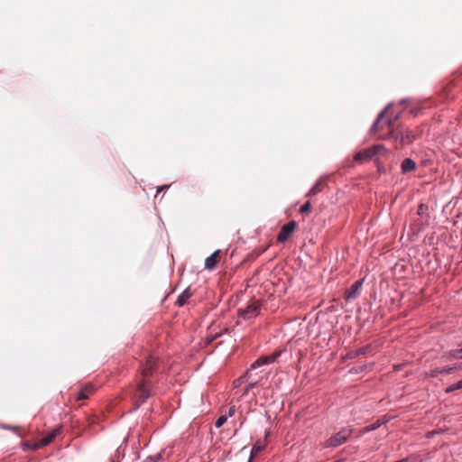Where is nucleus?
I'll return each mask as SVG.
<instances>
[{"label":"nucleus","mask_w":462,"mask_h":462,"mask_svg":"<svg viewBox=\"0 0 462 462\" xmlns=\"http://www.w3.org/2000/svg\"><path fill=\"white\" fill-rule=\"evenodd\" d=\"M3 428L7 429V430H16L15 427H12V426H8V425H4Z\"/></svg>","instance_id":"obj_33"},{"label":"nucleus","mask_w":462,"mask_h":462,"mask_svg":"<svg viewBox=\"0 0 462 462\" xmlns=\"http://www.w3.org/2000/svg\"><path fill=\"white\" fill-rule=\"evenodd\" d=\"M158 358L156 356L149 355L145 359V363L142 364V376L143 378L138 383L134 392V410L138 409L151 396L152 383L148 377L155 370Z\"/></svg>","instance_id":"obj_1"},{"label":"nucleus","mask_w":462,"mask_h":462,"mask_svg":"<svg viewBox=\"0 0 462 462\" xmlns=\"http://www.w3.org/2000/svg\"><path fill=\"white\" fill-rule=\"evenodd\" d=\"M383 423V421H382L381 420H377L374 422L364 427L361 431L363 434L368 433V432L375 430L376 429L381 427Z\"/></svg>","instance_id":"obj_17"},{"label":"nucleus","mask_w":462,"mask_h":462,"mask_svg":"<svg viewBox=\"0 0 462 462\" xmlns=\"http://www.w3.org/2000/svg\"><path fill=\"white\" fill-rule=\"evenodd\" d=\"M162 457L161 454H157L155 456H150L148 457L144 462H158L159 459Z\"/></svg>","instance_id":"obj_24"},{"label":"nucleus","mask_w":462,"mask_h":462,"mask_svg":"<svg viewBox=\"0 0 462 462\" xmlns=\"http://www.w3.org/2000/svg\"><path fill=\"white\" fill-rule=\"evenodd\" d=\"M407 102V99L406 98H403L401 100V104H405Z\"/></svg>","instance_id":"obj_34"},{"label":"nucleus","mask_w":462,"mask_h":462,"mask_svg":"<svg viewBox=\"0 0 462 462\" xmlns=\"http://www.w3.org/2000/svg\"><path fill=\"white\" fill-rule=\"evenodd\" d=\"M60 432V427H57L51 432L49 433V436H52V439H54Z\"/></svg>","instance_id":"obj_26"},{"label":"nucleus","mask_w":462,"mask_h":462,"mask_svg":"<svg viewBox=\"0 0 462 462\" xmlns=\"http://www.w3.org/2000/svg\"><path fill=\"white\" fill-rule=\"evenodd\" d=\"M354 430L351 427H344L338 432L328 438L324 444L325 448H336L345 442L351 437Z\"/></svg>","instance_id":"obj_2"},{"label":"nucleus","mask_w":462,"mask_h":462,"mask_svg":"<svg viewBox=\"0 0 462 462\" xmlns=\"http://www.w3.org/2000/svg\"><path fill=\"white\" fill-rule=\"evenodd\" d=\"M217 337H219V335H216L215 337H213L212 338H210L209 342L213 341L215 338H217Z\"/></svg>","instance_id":"obj_35"},{"label":"nucleus","mask_w":462,"mask_h":462,"mask_svg":"<svg viewBox=\"0 0 462 462\" xmlns=\"http://www.w3.org/2000/svg\"><path fill=\"white\" fill-rule=\"evenodd\" d=\"M365 365H360V366H358V367H355L354 369H355V372H356V373H359V372L364 371V369H365Z\"/></svg>","instance_id":"obj_30"},{"label":"nucleus","mask_w":462,"mask_h":462,"mask_svg":"<svg viewBox=\"0 0 462 462\" xmlns=\"http://www.w3.org/2000/svg\"><path fill=\"white\" fill-rule=\"evenodd\" d=\"M363 285V280L356 281L351 287L346 291L345 297L346 300H353L356 299L360 291V289Z\"/></svg>","instance_id":"obj_9"},{"label":"nucleus","mask_w":462,"mask_h":462,"mask_svg":"<svg viewBox=\"0 0 462 462\" xmlns=\"http://www.w3.org/2000/svg\"><path fill=\"white\" fill-rule=\"evenodd\" d=\"M460 389H462V379L459 380L458 382H457L455 383H452L449 386H448L445 389V393H450L452 392H455V391H457V390H460Z\"/></svg>","instance_id":"obj_19"},{"label":"nucleus","mask_w":462,"mask_h":462,"mask_svg":"<svg viewBox=\"0 0 462 462\" xmlns=\"http://www.w3.org/2000/svg\"><path fill=\"white\" fill-rule=\"evenodd\" d=\"M386 152V148L383 144H375L367 149L357 152L354 155V159L356 162L370 161L377 155H381Z\"/></svg>","instance_id":"obj_3"},{"label":"nucleus","mask_w":462,"mask_h":462,"mask_svg":"<svg viewBox=\"0 0 462 462\" xmlns=\"http://www.w3.org/2000/svg\"><path fill=\"white\" fill-rule=\"evenodd\" d=\"M378 171H379L380 172H381V171H383V167H381V166L379 165V166H378Z\"/></svg>","instance_id":"obj_36"},{"label":"nucleus","mask_w":462,"mask_h":462,"mask_svg":"<svg viewBox=\"0 0 462 462\" xmlns=\"http://www.w3.org/2000/svg\"><path fill=\"white\" fill-rule=\"evenodd\" d=\"M427 209H428V206L423 203H420L418 207L417 213H418V215H423Z\"/></svg>","instance_id":"obj_25"},{"label":"nucleus","mask_w":462,"mask_h":462,"mask_svg":"<svg viewBox=\"0 0 462 462\" xmlns=\"http://www.w3.org/2000/svg\"><path fill=\"white\" fill-rule=\"evenodd\" d=\"M270 432L267 430L265 431L264 439H258L255 441V443L253 445L250 457L248 460L252 461L254 457L256 456L259 452L263 450L266 447V439L268 438Z\"/></svg>","instance_id":"obj_8"},{"label":"nucleus","mask_w":462,"mask_h":462,"mask_svg":"<svg viewBox=\"0 0 462 462\" xmlns=\"http://www.w3.org/2000/svg\"><path fill=\"white\" fill-rule=\"evenodd\" d=\"M285 350H286L285 348L279 349V350L274 351L273 354H271L269 356H262L258 357L254 363L251 364L250 370H254L261 366L267 365L276 362L277 359L280 356H282V353Z\"/></svg>","instance_id":"obj_4"},{"label":"nucleus","mask_w":462,"mask_h":462,"mask_svg":"<svg viewBox=\"0 0 462 462\" xmlns=\"http://www.w3.org/2000/svg\"><path fill=\"white\" fill-rule=\"evenodd\" d=\"M462 359V342L457 345L456 348L447 350L441 354L439 356V361L441 363H448L453 360H461Z\"/></svg>","instance_id":"obj_5"},{"label":"nucleus","mask_w":462,"mask_h":462,"mask_svg":"<svg viewBox=\"0 0 462 462\" xmlns=\"http://www.w3.org/2000/svg\"><path fill=\"white\" fill-rule=\"evenodd\" d=\"M235 412H236V408H235V406H231V407H229V409H228V411H227V415H226V416H227V417H232V416L235 414Z\"/></svg>","instance_id":"obj_28"},{"label":"nucleus","mask_w":462,"mask_h":462,"mask_svg":"<svg viewBox=\"0 0 462 462\" xmlns=\"http://www.w3.org/2000/svg\"><path fill=\"white\" fill-rule=\"evenodd\" d=\"M248 462H252V461L248 460Z\"/></svg>","instance_id":"obj_37"},{"label":"nucleus","mask_w":462,"mask_h":462,"mask_svg":"<svg viewBox=\"0 0 462 462\" xmlns=\"http://www.w3.org/2000/svg\"><path fill=\"white\" fill-rule=\"evenodd\" d=\"M259 310L260 307L255 303H252L245 307V309H241L239 310V317L245 319H251L258 315Z\"/></svg>","instance_id":"obj_7"},{"label":"nucleus","mask_w":462,"mask_h":462,"mask_svg":"<svg viewBox=\"0 0 462 462\" xmlns=\"http://www.w3.org/2000/svg\"><path fill=\"white\" fill-rule=\"evenodd\" d=\"M220 253V250H216L212 253L208 257L206 258L205 261V268L208 270H213L217 263V255Z\"/></svg>","instance_id":"obj_10"},{"label":"nucleus","mask_w":462,"mask_h":462,"mask_svg":"<svg viewBox=\"0 0 462 462\" xmlns=\"http://www.w3.org/2000/svg\"><path fill=\"white\" fill-rule=\"evenodd\" d=\"M227 420V416L226 415H221L220 417H218L215 422V427L216 428H220L222 425H224V423Z\"/></svg>","instance_id":"obj_21"},{"label":"nucleus","mask_w":462,"mask_h":462,"mask_svg":"<svg viewBox=\"0 0 462 462\" xmlns=\"http://www.w3.org/2000/svg\"><path fill=\"white\" fill-rule=\"evenodd\" d=\"M250 377V371H246L245 374L241 376V380L248 379Z\"/></svg>","instance_id":"obj_31"},{"label":"nucleus","mask_w":462,"mask_h":462,"mask_svg":"<svg viewBox=\"0 0 462 462\" xmlns=\"http://www.w3.org/2000/svg\"><path fill=\"white\" fill-rule=\"evenodd\" d=\"M256 385H257V382L250 383L247 385V390H248V389L254 388Z\"/></svg>","instance_id":"obj_32"},{"label":"nucleus","mask_w":462,"mask_h":462,"mask_svg":"<svg viewBox=\"0 0 462 462\" xmlns=\"http://www.w3.org/2000/svg\"><path fill=\"white\" fill-rule=\"evenodd\" d=\"M321 180H318L315 184L311 187V189L309 190L307 196L313 197L319 194L321 191Z\"/></svg>","instance_id":"obj_18"},{"label":"nucleus","mask_w":462,"mask_h":462,"mask_svg":"<svg viewBox=\"0 0 462 462\" xmlns=\"http://www.w3.org/2000/svg\"><path fill=\"white\" fill-rule=\"evenodd\" d=\"M372 345H365L360 348H358L356 351L350 353L351 357H356L358 356L366 355L371 352Z\"/></svg>","instance_id":"obj_15"},{"label":"nucleus","mask_w":462,"mask_h":462,"mask_svg":"<svg viewBox=\"0 0 462 462\" xmlns=\"http://www.w3.org/2000/svg\"><path fill=\"white\" fill-rule=\"evenodd\" d=\"M390 106H391V104H388V105L384 107V109H383V110H382V111L378 114V116H377V117H376L375 121L374 122V124L372 125V126H371V128H370V133H375V132L377 131V126H378V125H379L380 121L383 119V117L384 116V114L386 113V111L388 110V108H389Z\"/></svg>","instance_id":"obj_14"},{"label":"nucleus","mask_w":462,"mask_h":462,"mask_svg":"<svg viewBox=\"0 0 462 462\" xmlns=\"http://www.w3.org/2000/svg\"><path fill=\"white\" fill-rule=\"evenodd\" d=\"M406 459H408L409 462H423L421 458L415 456L407 457Z\"/></svg>","instance_id":"obj_27"},{"label":"nucleus","mask_w":462,"mask_h":462,"mask_svg":"<svg viewBox=\"0 0 462 462\" xmlns=\"http://www.w3.org/2000/svg\"><path fill=\"white\" fill-rule=\"evenodd\" d=\"M441 374H450L448 366L436 367L434 369H431L428 374V376L431 378H437Z\"/></svg>","instance_id":"obj_13"},{"label":"nucleus","mask_w":462,"mask_h":462,"mask_svg":"<svg viewBox=\"0 0 462 462\" xmlns=\"http://www.w3.org/2000/svg\"><path fill=\"white\" fill-rule=\"evenodd\" d=\"M311 210V204L310 201H306L300 208L299 212L300 214L309 213Z\"/></svg>","instance_id":"obj_20"},{"label":"nucleus","mask_w":462,"mask_h":462,"mask_svg":"<svg viewBox=\"0 0 462 462\" xmlns=\"http://www.w3.org/2000/svg\"><path fill=\"white\" fill-rule=\"evenodd\" d=\"M169 187H170V185H162V186L158 187L157 188V193H159V192H161V191H162L164 189H169Z\"/></svg>","instance_id":"obj_29"},{"label":"nucleus","mask_w":462,"mask_h":462,"mask_svg":"<svg viewBox=\"0 0 462 462\" xmlns=\"http://www.w3.org/2000/svg\"><path fill=\"white\" fill-rule=\"evenodd\" d=\"M93 392V387L92 386H86V387H83L81 388L79 393H78V396H77V399L78 400H86L88 398V394L90 393Z\"/></svg>","instance_id":"obj_16"},{"label":"nucleus","mask_w":462,"mask_h":462,"mask_svg":"<svg viewBox=\"0 0 462 462\" xmlns=\"http://www.w3.org/2000/svg\"><path fill=\"white\" fill-rule=\"evenodd\" d=\"M191 296V293L189 292V287L186 288L178 297L175 304L178 306V307H182L184 306L187 301H188V299Z\"/></svg>","instance_id":"obj_12"},{"label":"nucleus","mask_w":462,"mask_h":462,"mask_svg":"<svg viewBox=\"0 0 462 462\" xmlns=\"http://www.w3.org/2000/svg\"><path fill=\"white\" fill-rule=\"evenodd\" d=\"M401 169L402 173H407L416 169L415 162L411 158H406L402 162Z\"/></svg>","instance_id":"obj_11"},{"label":"nucleus","mask_w":462,"mask_h":462,"mask_svg":"<svg viewBox=\"0 0 462 462\" xmlns=\"http://www.w3.org/2000/svg\"><path fill=\"white\" fill-rule=\"evenodd\" d=\"M52 440V436H49V434H47L41 439L40 444L41 446H46L50 444Z\"/></svg>","instance_id":"obj_22"},{"label":"nucleus","mask_w":462,"mask_h":462,"mask_svg":"<svg viewBox=\"0 0 462 462\" xmlns=\"http://www.w3.org/2000/svg\"><path fill=\"white\" fill-rule=\"evenodd\" d=\"M448 366L450 374L454 373L457 370H461L462 369V364H459V363L454 364L452 365H448Z\"/></svg>","instance_id":"obj_23"},{"label":"nucleus","mask_w":462,"mask_h":462,"mask_svg":"<svg viewBox=\"0 0 462 462\" xmlns=\"http://www.w3.org/2000/svg\"><path fill=\"white\" fill-rule=\"evenodd\" d=\"M296 226H297V222L294 220H291L289 223L284 224L282 226V228L277 236V240L280 243L286 242L290 238L291 234L294 232V230L296 229Z\"/></svg>","instance_id":"obj_6"}]
</instances>
